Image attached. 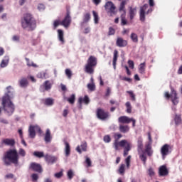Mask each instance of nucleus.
<instances>
[{"label":"nucleus","instance_id":"nucleus-1","mask_svg":"<svg viewBox=\"0 0 182 182\" xmlns=\"http://www.w3.org/2000/svg\"><path fill=\"white\" fill-rule=\"evenodd\" d=\"M5 166H11V164H15L18 166L19 163V154L16 149H10L4 153L2 158Z\"/></svg>","mask_w":182,"mask_h":182},{"label":"nucleus","instance_id":"nucleus-2","mask_svg":"<svg viewBox=\"0 0 182 182\" xmlns=\"http://www.w3.org/2000/svg\"><path fill=\"white\" fill-rule=\"evenodd\" d=\"M21 27L23 29H28V31H35L36 29V19L31 14H25L21 19Z\"/></svg>","mask_w":182,"mask_h":182},{"label":"nucleus","instance_id":"nucleus-3","mask_svg":"<svg viewBox=\"0 0 182 182\" xmlns=\"http://www.w3.org/2000/svg\"><path fill=\"white\" fill-rule=\"evenodd\" d=\"M2 105L5 113L8 116H12L14 112H15V105L12 103V101H11L9 97H4L2 98Z\"/></svg>","mask_w":182,"mask_h":182},{"label":"nucleus","instance_id":"nucleus-4","mask_svg":"<svg viewBox=\"0 0 182 182\" xmlns=\"http://www.w3.org/2000/svg\"><path fill=\"white\" fill-rule=\"evenodd\" d=\"M97 65V58L93 55H90L87 60L85 66V72L89 75L95 73V68Z\"/></svg>","mask_w":182,"mask_h":182},{"label":"nucleus","instance_id":"nucleus-5","mask_svg":"<svg viewBox=\"0 0 182 182\" xmlns=\"http://www.w3.org/2000/svg\"><path fill=\"white\" fill-rule=\"evenodd\" d=\"M96 116L100 120H107L110 117V113L105 110L103 108H97L96 110Z\"/></svg>","mask_w":182,"mask_h":182},{"label":"nucleus","instance_id":"nucleus-6","mask_svg":"<svg viewBox=\"0 0 182 182\" xmlns=\"http://www.w3.org/2000/svg\"><path fill=\"white\" fill-rule=\"evenodd\" d=\"M149 8V4H146L140 8V12H139V18L141 22H144L146 21V14L149 15V14H151L153 12V9H149L146 12V9Z\"/></svg>","mask_w":182,"mask_h":182},{"label":"nucleus","instance_id":"nucleus-7","mask_svg":"<svg viewBox=\"0 0 182 182\" xmlns=\"http://www.w3.org/2000/svg\"><path fill=\"white\" fill-rule=\"evenodd\" d=\"M119 123H121L122 124H129V123H132V126L134 127L136 126V119L133 118H129L127 116H121L118 118Z\"/></svg>","mask_w":182,"mask_h":182},{"label":"nucleus","instance_id":"nucleus-8","mask_svg":"<svg viewBox=\"0 0 182 182\" xmlns=\"http://www.w3.org/2000/svg\"><path fill=\"white\" fill-rule=\"evenodd\" d=\"M42 133V129L38 125H31L28 128V134L31 139H35V136H36V132Z\"/></svg>","mask_w":182,"mask_h":182},{"label":"nucleus","instance_id":"nucleus-9","mask_svg":"<svg viewBox=\"0 0 182 182\" xmlns=\"http://www.w3.org/2000/svg\"><path fill=\"white\" fill-rule=\"evenodd\" d=\"M70 23H72V17L70 16V11L68 10L64 19L60 21V25L64 28H69Z\"/></svg>","mask_w":182,"mask_h":182},{"label":"nucleus","instance_id":"nucleus-10","mask_svg":"<svg viewBox=\"0 0 182 182\" xmlns=\"http://www.w3.org/2000/svg\"><path fill=\"white\" fill-rule=\"evenodd\" d=\"M105 8L107 12H108L109 14H112L113 15L116 14V6H114V4H113V2L107 1L105 4Z\"/></svg>","mask_w":182,"mask_h":182},{"label":"nucleus","instance_id":"nucleus-11","mask_svg":"<svg viewBox=\"0 0 182 182\" xmlns=\"http://www.w3.org/2000/svg\"><path fill=\"white\" fill-rule=\"evenodd\" d=\"M30 170L33 171H36V173H42L43 169L42 168V166L40 164L36 162H32L30 164L29 166Z\"/></svg>","mask_w":182,"mask_h":182},{"label":"nucleus","instance_id":"nucleus-12","mask_svg":"<svg viewBox=\"0 0 182 182\" xmlns=\"http://www.w3.org/2000/svg\"><path fill=\"white\" fill-rule=\"evenodd\" d=\"M171 146L168 144H165L164 146L161 148V154L162 157L164 159L166 156H168L170 153H171V151H170Z\"/></svg>","mask_w":182,"mask_h":182},{"label":"nucleus","instance_id":"nucleus-13","mask_svg":"<svg viewBox=\"0 0 182 182\" xmlns=\"http://www.w3.org/2000/svg\"><path fill=\"white\" fill-rule=\"evenodd\" d=\"M129 142H127V140L123 139L120 141H114L113 146L115 150H119V147H124V146L127 145Z\"/></svg>","mask_w":182,"mask_h":182},{"label":"nucleus","instance_id":"nucleus-14","mask_svg":"<svg viewBox=\"0 0 182 182\" xmlns=\"http://www.w3.org/2000/svg\"><path fill=\"white\" fill-rule=\"evenodd\" d=\"M128 42L127 40L123 39L122 37H118L116 41V45L118 48H126Z\"/></svg>","mask_w":182,"mask_h":182},{"label":"nucleus","instance_id":"nucleus-15","mask_svg":"<svg viewBox=\"0 0 182 182\" xmlns=\"http://www.w3.org/2000/svg\"><path fill=\"white\" fill-rule=\"evenodd\" d=\"M45 161L48 163V164H53L56 163V160H58V158L56 156L46 154L44 156Z\"/></svg>","mask_w":182,"mask_h":182},{"label":"nucleus","instance_id":"nucleus-16","mask_svg":"<svg viewBox=\"0 0 182 182\" xmlns=\"http://www.w3.org/2000/svg\"><path fill=\"white\" fill-rule=\"evenodd\" d=\"M82 151H87V143L84 141L81 143L80 146H77L76 148V151L79 153L80 154H82Z\"/></svg>","mask_w":182,"mask_h":182},{"label":"nucleus","instance_id":"nucleus-17","mask_svg":"<svg viewBox=\"0 0 182 182\" xmlns=\"http://www.w3.org/2000/svg\"><path fill=\"white\" fill-rule=\"evenodd\" d=\"M53 85V82H52L50 80H46L43 82L42 87H44V90L48 92V90H50L52 89Z\"/></svg>","mask_w":182,"mask_h":182},{"label":"nucleus","instance_id":"nucleus-18","mask_svg":"<svg viewBox=\"0 0 182 182\" xmlns=\"http://www.w3.org/2000/svg\"><path fill=\"white\" fill-rule=\"evenodd\" d=\"M171 100L173 105L178 104V97H177V92L173 88L171 89Z\"/></svg>","mask_w":182,"mask_h":182},{"label":"nucleus","instance_id":"nucleus-19","mask_svg":"<svg viewBox=\"0 0 182 182\" xmlns=\"http://www.w3.org/2000/svg\"><path fill=\"white\" fill-rule=\"evenodd\" d=\"M65 148L64 152L65 157H69L70 156V144L68 141H64Z\"/></svg>","mask_w":182,"mask_h":182},{"label":"nucleus","instance_id":"nucleus-20","mask_svg":"<svg viewBox=\"0 0 182 182\" xmlns=\"http://www.w3.org/2000/svg\"><path fill=\"white\" fill-rule=\"evenodd\" d=\"M2 144H5V146H15V139H4L1 141Z\"/></svg>","mask_w":182,"mask_h":182},{"label":"nucleus","instance_id":"nucleus-21","mask_svg":"<svg viewBox=\"0 0 182 182\" xmlns=\"http://www.w3.org/2000/svg\"><path fill=\"white\" fill-rule=\"evenodd\" d=\"M168 174V170L167 169V166L166 165H163L159 168V176H167Z\"/></svg>","mask_w":182,"mask_h":182},{"label":"nucleus","instance_id":"nucleus-22","mask_svg":"<svg viewBox=\"0 0 182 182\" xmlns=\"http://www.w3.org/2000/svg\"><path fill=\"white\" fill-rule=\"evenodd\" d=\"M144 153H146L147 156H149V157H151V156H153V150H151V144H147L145 146V150L144 151Z\"/></svg>","mask_w":182,"mask_h":182},{"label":"nucleus","instance_id":"nucleus-23","mask_svg":"<svg viewBox=\"0 0 182 182\" xmlns=\"http://www.w3.org/2000/svg\"><path fill=\"white\" fill-rule=\"evenodd\" d=\"M136 14L137 8L129 7V18L131 21H133V19H134V17L136 16Z\"/></svg>","mask_w":182,"mask_h":182},{"label":"nucleus","instance_id":"nucleus-24","mask_svg":"<svg viewBox=\"0 0 182 182\" xmlns=\"http://www.w3.org/2000/svg\"><path fill=\"white\" fill-rule=\"evenodd\" d=\"M137 151H138V153H141V151H144L143 138H141V136L139 137L137 140Z\"/></svg>","mask_w":182,"mask_h":182},{"label":"nucleus","instance_id":"nucleus-25","mask_svg":"<svg viewBox=\"0 0 182 182\" xmlns=\"http://www.w3.org/2000/svg\"><path fill=\"white\" fill-rule=\"evenodd\" d=\"M44 140L46 143H50L52 141V136L50 135V129H48L46 132L44 136Z\"/></svg>","mask_w":182,"mask_h":182},{"label":"nucleus","instance_id":"nucleus-26","mask_svg":"<svg viewBox=\"0 0 182 182\" xmlns=\"http://www.w3.org/2000/svg\"><path fill=\"white\" fill-rule=\"evenodd\" d=\"M19 86L20 87H28L29 82H28V79L26 77H22L19 81Z\"/></svg>","mask_w":182,"mask_h":182},{"label":"nucleus","instance_id":"nucleus-27","mask_svg":"<svg viewBox=\"0 0 182 182\" xmlns=\"http://www.w3.org/2000/svg\"><path fill=\"white\" fill-rule=\"evenodd\" d=\"M78 103L80 105H82V103H85V105H89V103H90V100L87 95H85L84 98L79 97Z\"/></svg>","mask_w":182,"mask_h":182},{"label":"nucleus","instance_id":"nucleus-28","mask_svg":"<svg viewBox=\"0 0 182 182\" xmlns=\"http://www.w3.org/2000/svg\"><path fill=\"white\" fill-rule=\"evenodd\" d=\"M127 4V1L126 0H123L119 8V12H124V14L126 15V5Z\"/></svg>","mask_w":182,"mask_h":182},{"label":"nucleus","instance_id":"nucleus-29","mask_svg":"<svg viewBox=\"0 0 182 182\" xmlns=\"http://www.w3.org/2000/svg\"><path fill=\"white\" fill-rule=\"evenodd\" d=\"M119 58V51L117 50H114V57L112 60V65L114 69H116V63L117 62V58Z\"/></svg>","mask_w":182,"mask_h":182},{"label":"nucleus","instance_id":"nucleus-30","mask_svg":"<svg viewBox=\"0 0 182 182\" xmlns=\"http://www.w3.org/2000/svg\"><path fill=\"white\" fill-rule=\"evenodd\" d=\"M119 132H121V133H127V132L130 130V128L129 127V125L120 124L119 127Z\"/></svg>","mask_w":182,"mask_h":182},{"label":"nucleus","instance_id":"nucleus-31","mask_svg":"<svg viewBox=\"0 0 182 182\" xmlns=\"http://www.w3.org/2000/svg\"><path fill=\"white\" fill-rule=\"evenodd\" d=\"M8 63H9V57L4 56V59L2 60L0 66L1 68H6V66H8Z\"/></svg>","mask_w":182,"mask_h":182},{"label":"nucleus","instance_id":"nucleus-32","mask_svg":"<svg viewBox=\"0 0 182 182\" xmlns=\"http://www.w3.org/2000/svg\"><path fill=\"white\" fill-rule=\"evenodd\" d=\"M139 73H141V75L146 73V63H141L139 65Z\"/></svg>","mask_w":182,"mask_h":182},{"label":"nucleus","instance_id":"nucleus-33","mask_svg":"<svg viewBox=\"0 0 182 182\" xmlns=\"http://www.w3.org/2000/svg\"><path fill=\"white\" fill-rule=\"evenodd\" d=\"M141 154H139V159L143 161L144 166H146V161H147V156H146V153L144 151H141Z\"/></svg>","mask_w":182,"mask_h":182},{"label":"nucleus","instance_id":"nucleus-34","mask_svg":"<svg viewBox=\"0 0 182 182\" xmlns=\"http://www.w3.org/2000/svg\"><path fill=\"white\" fill-rule=\"evenodd\" d=\"M33 156L37 157V159H42L43 157L45 158V153L43 151H36L33 153Z\"/></svg>","mask_w":182,"mask_h":182},{"label":"nucleus","instance_id":"nucleus-35","mask_svg":"<svg viewBox=\"0 0 182 182\" xmlns=\"http://www.w3.org/2000/svg\"><path fill=\"white\" fill-rule=\"evenodd\" d=\"M124 156L126 157V156H128L129 154V151L132 150V144L129 142L127 144L126 146H124Z\"/></svg>","mask_w":182,"mask_h":182},{"label":"nucleus","instance_id":"nucleus-36","mask_svg":"<svg viewBox=\"0 0 182 182\" xmlns=\"http://www.w3.org/2000/svg\"><path fill=\"white\" fill-rule=\"evenodd\" d=\"M58 40L60 41V42H61L62 43H65V38H63L64 36L63 31H62L61 29H58Z\"/></svg>","mask_w":182,"mask_h":182},{"label":"nucleus","instance_id":"nucleus-37","mask_svg":"<svg viewBox=\"0 0 182 182\" xmlns=\"http://www.w3.org/2000/svg\"><path fill=\"white\" fill-rule=\"evenodd\" d=\"M55 103V100L53 98H46L44 100V105L46 106H53Z\"/></svg>","mask_w":182,"mask_h":182},{"label":"nucleus","instance_id":"nucleus-38","mask_svg":"<svg viewBox=\"0 0 182 182\" xmlns=\"http://www.w3.org/2000/svg\"><path fill=\"white\" fill-rule=\"evenodd\" d=\"M37 77H38V79H48L49 75L46 72H41L37 75Z\"/></svg>","mask_w":182,"mask_h":182},{"label":"nucleus","instance_id":"nucleus-39","mask_svg":"<svg viewBox=\"0 0 182 182\" xmlns=\"http://www.w3.org/2000/svg\"><path fill=\"white\" fill-rule=\"evenodd\" d=\"M76 100V95L73 94L70 97L67 98V101L70 103V105H74L75 101Z\"/></svg>","mask_w":182,"mask_h":182},{"label":"nucleus","instance_id":"nucleus-40","mask_svg":"<svg viewBox=\"0 0 182 182\" xmlns=\"http://www.w3.org/2000/svg\"><path fill=\"white\" fill-rule=\"evenodd\" d=\"M25 60L26 61V65L27 66H28V68H38V65L35 64L33 62H31V60H29V58H26Z\"/></svg>","mask_w":182,"mask_h":182},{"label":"nucleus","instance_id":"nucleus-41","mask_svg":"<svg viewBox=\"0 0 182 182\" xmlns=\"http://www.w3.org/2000/svg\"><path fill=\"white\" fill-rule=\"evenodd\" d=\"M174 122L176 126H178V124H181V122H182L181 115L176 114L174 118Z\"/></svg>","mask_w":182,"mask_h":182},{"label":"nucleus","instance_id":"nucleus-42","mask_svg":"<svg viewBox=\"0 0 182 182\" xmlns=\"http://www.w3.org/2000/svg\"><path fill=\"white\" fill-rule=\"evenodd\" d=\"M90 21V13H85L83 15V23H87Z\"/></svg>","mask_w":182,"mask_h":182},{"label":"nucleus","instance_id":"nucleus-43","mask_svg":"<svg viewBox=\"0 0 182 182\" xmlns=\"http://www.w3.org/2000/svg\"><path fill=\"white\" fill-rule=\"evenodd\" d=\"M125 106L127 107V109H126L127 113H129V114L132 113V104L130 103V102H129V101L125 103Z\"/></svg>","mask_w":182,"mask_h":182},{"label":"nucleus","instance_id":"nucleus-44","mask_svg":"<svg viewBox=\"0 0 182 182\" xmlns=\"http://www.w3.org/2000/svg\"><path fill=\"white\" fill-rule=\"evenodd\" d=\"M95 23H99V14L95 11H92Z\"/></svg>","mask_w":182,"mask_h":182},{"label":"nucleus","instance_id":"nucleus-45","mask_svg":"<svg viewBox=\"0 0 182 182\" xmlns=\"http://www.w3.org/2000/svg\"><path fill=\"white\" fill-rule=\"evenodd\" d=\"M131 39L132 42H134L135 43H137L139 42V37L137 36V34L132 33L131 34Z\"/></svg>","mask_w":182,"mask_h":182},{"label":"nucleus","instance_id":"nucleus-46","mask_svg":"<svg viewBox=\"0 0 182 182\" xmlns=\"http://www.w3.org/2000/svg\"><path fill=\"white\" fill-rule=\"evenodd\" d=\"M87 89L91 92H95L96 90V85H95V83H89L87 84Z\"/></svg>","mask_w":182,"mask_h":182},{"label":"nucleus","instance_id":"nucleus-47","mask_svg":"<svg viewBox=\"0 0 182 182\" xmlns=\"http://www.w3.org/2000/svg\"><path fill=\"white\" fill-rule=\"evenodd\" d=\"M127 93H128V95H129V96L131 97V100L132 102H136V95H134L133 91H127Z\"/></svg>","mask_w":182,"mask_h":182},{"label":"nucleus","instance_id":"nucleus-48","mask_svg":"<svg viewBox=\"0 0 182 182\" xmlns=\"http://www.w3.org/2000/svg\"><path fill=\"white\" fill-rule=\"evenodd\" d=\"M126 14H122L121 15V24L122 26H124V25H127V20H126V18L124 17Z\"/></svg>","mask_w":182,"mask_h":182},{"label":"nucleus","instance_id":"nucleus-49","mask_svg":"<svg viewBox=\"0 0 182 182\" xmlns=\"http://www.w3.org/2000/svg\"><path fill=\"white\" fill-rule=\"evenodd\" d=\"M65 75L68 79H72V70L70 69L67 68L65 69Z\"/></svg>","mask_w":182,"mask_h":182},{"label":"nucleus","instance_id":"nucleus-50","mask_svg":"<svg viewBox=\"0 0 182 182\" xmlns=\"http://www.w3.org/2000/svg\"><path fill=\"white\" fill-rule=\"evenodd\" d=\"M116 33V30L113 27H109L108 31V36H112Z\"/></svg>","mask_w":182,"mask_h":182},{"label":"nucleus","instance_id":"nucleus-51","mask_svg":"<svg viewBox=\"0 0 182 182\" xmlns=\"http://www.w3.org/2000/svg\"><path fill=\"white\" fill-rule=\"evenodd\" d=\"M122 137H123V135H122V134H117V133L114 134V141H119V140H120Z\"/></svg>","mask_w":182,"mask_h":182},{"label":"nucleus","instance_id":"nucleus-52","mask_svg":"<svg viewBox=\"0 0 182 182\" xmlns=\"http://www.w3.org/2000/svg\"><path fill=\"white\" fill-rule=\"evenodd\" d=\"M67 176L69 180H72L73 178V176H75V174L73 173V171H72V169H70L67 173Z\"/></svg>","mask_w":182,"mask_h":182},{"label":"nucleus","instance_id":"nucleus-53","mask_svg":"<svg viewBox=\"0 0 182 182\" xmlns=\"http://www.w3.org/2000/svg\"><path fill=\"white\" fill-rule=\"evenodd\" d=\"M105 143H110L112 141V138L110 135H105L103 138Z\"/></svg>","mask_w":182,"mask_h":182},{"label":"nucleus","instance_id":"nucleus-54","mask_svg":"<svg viewBox=\"0 0 182 182\" xmlns=\"http://www.w3.org/2000/svg\"><path fill=\"white\" fill-rule=\"evenodd\" d=\"M54 177H55V178H62V177H63V171L55 173Z\"/></svg>","mask_w":182,"mask_h":182},{"label":"nucleus","instance_id":"nucleus-55","mask_svg":"<svg viewBox=\"0 0 182 182\" xmlns=\"http://www.w3.org/2000/svg\"><path fill=\"white\" fill-rule=\"evenodd\" d=\"M85 163L87 164V167H92V161L90 158L85 156Z\"/></svg>","mask_w":182,"mask_h":182},{"label":"nucleus","instance_id":"nucleus-56","mask_svg":"<svg viewBox=\"0 0 182 182\" xmlns=\"http://www.w3.org/2000/svg\"><path fill=\"white\" fill-rule=\"evenodd\" d=\"M126 167V165L124 164H121L119 168V174H124V171H125V169L124 168Z\"/></svg>","mask_w":182,"mask_h":182},{"label":"nucleus","instance_id":"nucleus-57","mask_svg":"<svg viewBox=\"0 0 182 182\" xmlns=\"http://www.w3.org/2000/svg\"><path fill=\"white\" fill-rule=\"evenodd\" d=\"M18 154L21 156V157H25L26 156V151H25V149L21 148L18 151Z\"/></svg>","mask_w":182,"mask_h":182},{"label":"nucleus","instance_id":"nucleus-58","mask_svg":"<svg viewBox=\"0 0 182 182\" xmlns=\"http://www.w3.org/2000/svg\"><path fill=\"white\" fill-rule=\"evenodd\" d=\"M32 181H38L39 179V175L38 173H33L31 175Z\"/></svg>","mask_w":182,"mask_h":182},{"label":"nucleus","instance_id":"nucleus-59","mask_svg":"<svg viewBox=\"0 0 182 182\" xmlns=\"http://www.w3.org/2000/svg\"><path fill=\"white\" fill-rule=\"evenodd\" d=\"M130 159H132V156H128L125 159L127 168H130Z\"/></svg>","mask_w":182,"mask_h":182},{"label":"nucleus","instance_id":"nucleus-60","mask_svg":"<svg viewBox=\"0 0 182 182\" xmlns=\"http://www.w3.org/2000/svg\"><path fill=\"white\" fill-rule=\"evenodd\" d=\"M60 25V21L55 20L53 23L54 29H56Z\"/></svg>","mask_w":182,"mask_h":182},{"label":"nucleus","instance_id":"nucleus-61","mask_svg":"<svg viewBox=\"0 0 182 182\" xmlns=\"http://www.w3.org/2000/svg\"><path fill=\"white\" fill-rule=\"evenodd\" d=\"M128 65L129 68H131V69H134V62H133V60H128Z\"/></svg>","mask_w":182,"mask_h":182},{"label":"nucleus","instance_id":"nucleus-62","mask_svg":"<svg viewBox=\"0 0 182 182\" xmlns=\"http://www.w3.org/2000/svg\"><path fill=\"white\" fill-rule=\"evenodd\" d=\"M38 11H43V9H45V5H43V4H38Z\"/></svg>","mask_w":182,"mask_h":182},{"label":"nucleus","instance_id":"nucleus-63","mask_svg":"<svg viewBox=\"0 0 182 182\" xmlns=\"http://www.w3.org/2000/svg\"><path fill=\"white\" fill-rule=\"evenodd\" d=\"M12 39L14 42H19L20 37L19 36H14Z\"/></svg>","mask_w":182,"mask_h":182},{"label":"nucleus","instance_id":"nucleus-64","mask_svg":"<svg viewBox=\"0 0 182 182\" xmlns=\"http://www.w3.org/2000/svg\"><path fill=\"white\" fill-rule=\"evenodd\" d=\"M148 173H149V175L151 176H154V171L151 168H149Z\"/></svg>","mask_w":182,"mask_h":182}]
</instances>
